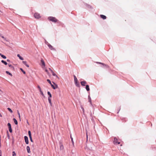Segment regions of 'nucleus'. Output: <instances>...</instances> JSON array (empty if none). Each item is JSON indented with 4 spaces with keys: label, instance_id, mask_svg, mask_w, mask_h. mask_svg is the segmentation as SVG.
Returning a JSON list of instances; mask_svg holds the SVG:
<instances>
[{
    "label": "nucleus",
    "instance_id": "nucleus-8",
    "mask_svg": "<svg viewBox=\"0 0 156 156\" xmlns=\"http://www.w3.org/2000/svg\"><path fill=\"white\" fill-rule=\"evenodd\" d=\"M74 82L76 85L77 87H80V84L78 80L74 81Z\"/></svg>",
    "mask_w": 156,
    "mask_h": 156
},
{
    "label": "nucleus",
    "instance_id": "nucleus-15",
    "mask_svg": "<svg viewBox=\"0 0 156 156\" xmlns=\"http://www.w3.org/2000/svg\"><path fill=\"white\" fill-rule=\"evenodd\" d=\"M17 56L21 60H23V58L21 57L20 55H19V54H18L17 55Z\"/></svg>",
    "mask_w": 156,
    "mask_h": 156
},
{
    "label": "nucleus",
    "instance_id": "nucleus-18",
    "mask_svg": "<svg viewBox=\"0 0 156 156\" xmlns=\"http://www.w3.org/2000/svg\"><path fill=\"white\" fill-rule=\"evenodd\" d=\"M86 89L87 91H88L90 90L89 86L88 85H87L86 86Z\"/></svg>",
    "mask_w": 156,
    "mask_h": 156
},
{
    "label": "nucleus",
    "instance_id": "nucleus-22",
    "mask_svg": "<svg viewBox=\"0 0 156 156\" xmlns=\"http://www.w3.org/2000/svg\"><path fill=\"white\" fill-rule=\"evenodd\" d=\"M88 99L90 103V104H91V101L90 97L89 96H88Z\"/></svg>",
    "mask_w": 156,
    "mask_h": 156
},
{
    "label": "nucleus",
    "instance_id": "nucleus-28",
    "mask_svg": "<svg viewBox=\"0 0 156 156\" xmlns=\"http://www.w3.org/2000/svg\"><path fill=\"white\" fill-rule=\"evenodd\" d=\"M20 69L21 70V71L24 74H25V73H26L25 72V71H24L22 68H20Z\"/></svg>",
    "mask_w": 156,
    "mask_h": 156
},
{
    "label": "nucleus",
    "instance_id": "nucleus-46",
    "mask_svg": "<svg viewBox=\"0 0 156 156\" xmlns=\"http://www.w3.org/2000/svg\"><path fill=\"white\" fill-rule=\"evenodd\" d=\"M120 145V146H122V144H121Z\"/></svg>",
    "mask_w": 156,
    "mask_h": 156
},
{
    "label": "nucleus",
    "instance_id": "nucleus-27",
    "mask_svg": "<svg viewBox=\"0 0 156 156\" xmlns=\"http://www.w3.org/2000/svg\"><path fill=\"white\" fill-rule=\"evenodd\" d=\"M40 93H41V94L44 97H45V96L44 94L43 93L42 91H41V90H40L39 91Z\"/></svg>",
    "mask_w": 156,
    "mask_h": 156
},
{
    "label": "nucleus",
    "instance_id": "nucleus-6",
    "mask_svg": "<svg viewBox=\"0 0 156 156\" xmlns=\"http://www.w3.org/2000/svg\"><path fill=\"white\" fill-rule=\"evenodd\" d=\"M24 140L26 143L27 144H28L29 143V141L28 137L27 136H24Z\"/></svg>",
    "mask_w": 156,
    "mask_h": 156
},
{
    "label": "nucleus",
    "instance_id": "nucleus-9",
    "mask_svg": "<svg viewBox=\"0 0 156 156\" xmlns=\"http://www.w3.org/2000/svg\"><path fill=\"white\" fill-rule=\"evenodd\" d=\"M86 83L87 82L85 81H83L81 82V85L83 86H85Z\"/></svg>",
    "mask_w": 156,
    "mask_h": 156
},
{
    "label": "nucleus",
    "instance_id": "nucleus-45",
    "mask_svg": "<svg viewBox=\"0 0 156 156\" xmlns=\"http://www.w3.org/2000/svg\"><path fill=\"white\" fill-rule=\"evenodd\" d=\"M82 108V109H83V111H84V109H83V108Z\"/></svg>",
    "mask_w": 156,
    "mask_h": 156
},
{
    "label": "nucleus",
    "instance_id": "nucleus-2",
    "mask_svg": "<svg viewBox=\"0 0 156 156\" xmlns=\"http://www.w3.org/2000/svg\"><path fill=\"white\" fill-rule=\"evenodd\" d=\"M113 143L115 145H117L120 144L121 143L119 140L116 137H114V140L113 141Z\"/></svg>",
    "mask_w": 156,
    "mask_h": 156
},
{
    "label": "nucleus",
    "instance_id": "nucleus-19",
    "mask_svg": "<svg viewBox=\"0 0 156 156\" xmlns=\"http://www.w3.org/2000/svg\"><path fill=\"white\" fill-rule=\"evenodd\" d=\"M48 100L49 103L50 104L51 106L52 105V103L51 102V99L50 98H48Z\"/></svg>",
    "mask_w": 156,
    "mask_h": 156
},
{
    "label": "nucleus",
    "instance_id": "nucleus-39",
    "mask_svg": "<svg viewBox=\"0 0 156 156\" xmlns=\"http://www.w3.org/2000/svg\"><path fill=\"white\" fill-rule=\"evenodd\" d=\"M2 38L3 39H4L5 40V38L3 36H2Z\"/></svg>",
    "mask_w": 156,
    "mask_h": 156
},
{
    "label": "nucleus",
    "instance_id": "nucleus-47",
    "mask_svg": "<svg viewBox=\"0 0 156 156\" xmlns=\"http://www.w3.org/2000/svg\"><path fill=\"white\" fill-rule=\"evenodd\" d=\"M0 156H2V155L0 154Z\"/></svg>",
    "mask_w": 156,
    "mask_h": 156
},
{
    "label": "nucleus",
    "instance_id": "nucleus-14",
    "mask_svg": "<svg viewBox=\"0 0 156 156\" xmlns=\"http://www.w3.org/2000/svg\"><path fill=\"white\" fill-rule=\"evenodd\" d=\"M27 150L28 153H30V147L28 146H27Z\"/></svg>",
    "mask_w": 156,
    "mask_h": 156
},
{
    "label": "nucleus",
    "instance_id": "nucleus-10",
    "mask_svg": "<svg viewBox=\"0 0 156 156\" xmlns=\"http://www.w3.org/2000/svg\"><path fill=\"white\" fill-rule=\"evenodd\" d=\"M41 64H42V66H44V67L45 66V63L43 60V59H41Z\"/></svg>",
    "mask_w": 156,
    "mask_h": 156
},
{
    "label": "nucleus",
    "instance_id": "nucleus-17",
    "mask_svg": "<svg viewBox=\"0 0 156 156\" xmlns=\"http://www.w3.org/2000/svg\"><path fill=\"white\" fill-rule=\"evenodd\" d=\"M13 120L14 121V122L15 124L16 125H17L18 122H17V121L16 120V119L15 118H14L13 119Z\"/></svg>",
    "mask_w": 156,
    "mask_h": 156
},
{
    "label": "nucleus",
    "instance_id": "nucleus-24",
    "mask_svg": "<svg viewBox=\"0 0 156 156\" xmlns=\"http://www.w3.org/2000/svg\"><path fill=\"white\" fill-rule=\"evenodd\" d=\"M64 149V146L62 144H61L60 146V149L63 150Z\"/></svg>",
    "mask_w": 156,
    "mask_h": 156
},
{
    "label": "nucleus",
    "instance_id": "nucleus-12",
    "mask_svg": "<svg viewBox=\"0 0 156 156\" xmlns=\"http://www.w3.org/2000/svg\"><path fill=\"white\" fill-rule=\"evenodd\" d=\"M22 62L25 65V66L27 67H29V66L27 64V62L26 61H23Z\"/></svg>",
    "mask_w": 156,
    "mask_h": 156
},
{
    "label": "nucleus",
    "instance_id": "nucleus-37",
    "mask_svg": "<svg viewBox=\"0 0 156 156\" xmlns=\"http://www.w3.org/2000/svg\"><path fill=\"white\" fill-rule=\"evenodd\" d=\"M97 63L100 64H102V63L100 62H97Z\"/></svg>",
    "mask_w": 156,
    "mask_h": 156
},
{
    "label": "nucleus",
    "instance_id": "nucleus-43",
    "mask_svg": "<svg viewBox=\"0 0 156 156\" xmlns=\"http://www.w3.org/2000/svg\"><path fill=\"white\" fill-rule=\"evenodd\" d=\"M7 61L8 62H10V60H9V59H7Z\"/></svg>",
    "mask_w": 156,
    "mask_h": 156
},
{
    "label": "nucleus",
    "instance_id": "nucleus-30",
    "mask_svg": "<svg viewBox=\"0 0 156 156\" xmlns=\"http://www.w3.org/2000/svg\"><path fill=\"white\" fill-rule=\"evenodd\" d=\"M12 156H16V154L15 151H13L12 152Z\"/></svg>",
    "mask_w": 156,
    "mask_h": 156
},
{
    "label": "nucleus",
    "instance_id": "nucleus-7",
    "mask_svg": "<svg viewBox=\"0 0 156 156\" xmlns=\"http://www.w3.org/2000/svg\"><path fill=\"white\" fill-rule=\"evenodd\" d=\"M47 45L49 47V48L51 50H53L54 49V48H53V47L52 46L51 44H49L47 42Z\"/></svg>",
    "mask_w": 156,
    "mask_h": 156
},
{
    "label": "nucleus",
    "instance_id": "nucleus-35",
    "mask_svg": "<svg viewBox=\"0 0 156 156\" xmlns=\"http://www.w3.org/2000/svg\"><path fill=\"white\" fill-rule=\"evenodd\" d=\"M45 71L47 73H48V70L47 69H45Z\"/></svg>",
    "mask_w": 156,
    "mask_h": 156
},
{
    "label": "nucleus",
    "instance_id": "nucleus-26",
    "mask_svg": "<svg viewBox=\"0 0 156 156\" xmlns=\"http://www.w3.org/2000/svg\"><path fill=\"white\" fill-rule=\"evenodd\" d=\"M7 109L11 113H12V110L10 108H7Z\"/></svg>",
    "mask_w": 156,
    "mask_h": 156
},
{
    "label": "nucleus",
    "instance_id": "nucleus-48",
    "mask_svg": "<svg viewBox=\"0 0 156 156\" xmlns=\"http://www.w3.org/2000/svg\"><path fill=\"white\" fill-rule=\"evenodd\" d=\"M28 156H30V155H28Z\"/></svg>",
    "mask_w": 156,
    "mask_h": 156
},
{
    "label": "nucleus",
    "instance_id": "nucleus-42",
    "mask_svg": "<svg viewBox=\"0 0 156 156\" xmlns=\"http://www.w3.org/2000/svg\"><path fill=\"white\" fill-rule=\"evenodd\" d=\"M101 64L103 65V66H106V65L105 64H104V63H102V64Z\"/></svg>",
    "mask_w": 156,
    "mask_h": 156
},
{
    "label": "nucleus",
    "instance_id": "nucleus-36",
    "mask_svg": "<svg viewBox=\"0 0 156 156\" xmlns=\"http://www.w3.org/2000/svg\"><path fill=\"white\" fill-rule=\"evenodd\" d=\"M49 69L51 71V72H52V71H53L51 68H49Z\"/></svg>",
    "mask_w": 156,
    "mask_h": 156
},
{
    "label": "nucleus",
    "instance_id": "nucleus-23",
    "mask_svg": "<svg viewBox=\"0 0 156 156\" xmlns=\"http://www.w3.org/2000/svg\"><path fill=\"white\" fill-rule=\"evenodd\" d=\"M6 73L7 74L9 75H10V76H12V74L11 73H10L9 71H6Z\"/></svg>",
    "mask_w": 156,
    "mask_h": 156
},
{
    "label": "nucleus",
    "instance_id": "nucleus-13",
    "mask_svg": "<svg viewBox=\"0 0 156 156\" xmlns=\"http://www.w3.org/2000/svg\"><path fill=\"white\" fill-rule=\"evenodd\" d=\"M51 73H52L53 76H55L56 78L58 79H59V78L58 77V76L55 73H54L53 71H52Z\"/></svg>",
    "mask_w": 156,
    "mask_h": 156
},
{
    "label": "nucleus",
    "instance_id": "nucleus-20",
    "mask_svg": "<svg viewBox=\"0 0 156 156\" xmlns=\"http://www.w3.org/2000/svg\"><path fill=\"white\" fill-rule=\"evenodd\" d=\"M0 55L3 58L5 59L6 58V57L3 55H2V54L0 53Z\"/></svg>",
    "mask_w": 156,
    "mask_h": 156
},
{
    "label": "nucleus",
    "instance_id": "nucleus-4",
    "mask_svg": "<svg viewBox=\"0 0 156 156\" xmlns=\"http://www.w3.org/2000/svg\"><path fill=\"white\" fill-rule=\"evenodd\" d=\"M7 126L9 128V131L10 133H12V130L11 128V124L10 123H8L7 124Z\"/></svg>",
    "mask_w": 156,
    "mask_h": 156
},
{
    "label": "nucleus",
    "instance_id": "nucleus-11",
    "mask_svg": "<svg viewBox=\"0 0 156 156\" xmlns=\"http://www.w3.org/2000/svg\"><path fill=\"white\" fill-rule=\"evenodd\" d=\"M100 16L101 18L103 19L104 20H105L106 18V17L105 15H101Z\"/></svg>",
    "mask_w": 156,
    "mask_h": 156
},
{
    "label": "nucleus",
    "instance_id": "nucleus-3",
    "mask_svg": "<svg viewBox=\"0 0 156 156\" xmlns=\"http://www.w3.org/2000/svg\"><path fill=\"white\" fill-rule=\"evenodd\" d=\"M34 16L36 19H39L41 17L40 14L38 13H35L34 14Z\"/></svg>",
    "mask_w": 156,
    "mask_h": 156
},
{
    "label": "nucleus",
    "instance_id": "nucleus-5",
    "mask_svg": "<svg viewBox=\"0 0 156 156\" xmlns=\"http://www.w3.org/2000/svg\"><path fill=\"white\" fill-rule=\"evenodd\" d=\"M53 83L54 84V85H53L51 84V87L54 89H55L57 88H58V85L54 83Z\"/></svg>",
    "mask_w": 156,
    "mask_h": 156
},
{
    "label": "nucleus",
    "instance_id": "nucleus-40",
    "mask_svg": "<svg viewBox=\"0 0 156 156\" xmlns=\"http://www.w3.org/2000/svg\"><path fill=\"white\" fill-rule=\"evenodd\" d=\"M9 66L10 67H12V66L11 65H9Z\"/></svg>",
    "mask_w": 156,
    "mask_h": 156
},
{
    "label": "nucleus",
    "instance_id": "nucleus-32",
    "mask_svg": "<svg viewBox=\"0 0 156 156\" xmlns=\"http://www.w3.org/2000/svg\"><path fill=\"white\" fill-rule=\"evenodd\" d=\"M17 113L19 115V118L20 119V113L18 111H17Z\"/></svg>",
    "mask_w": 156,
    "mask_h": 156
},
{
    "label": "nucleus",
    "instance_id": "nucleus-41",
    "mask_svg": "<svg viewBox=\"0 0 156 156\" xmlns=\"http://www.w3.org/2000/svg\"><path fill=\"white\" fill-rule=\"evenodd\" d=\"M0 154L2 155V151L1 150H0Z\"/></svg>",
    "mask_w": 156,
    "mask_h": 156
},
{
    "label": "nucleus",
    "instance_id": "nucleus-1",
    "mask_svg": "<svg viewBox=\"0 0 156 156\" xmlns=\"http://www.w3.org/2000/svg\"><path fill=\"white\" fill-rule=\"evenodd\" d=\"M48 19L50 21H51L55 23H56L58 21V20L56 19L55 17L50 16L48 18Z\"/></svg>",
    "mask_w": 156,
    "mask_h": 156
},
{
    "label": "nucleus",
    "instance_id": "nucleus-33",
    "mask_svg": "<svg viewBox=\"0 0 156 156\" xmlns=\"http://www.w3.org/2000/svg\"><path fill=\"white\" fill-rule=\"evenodd\" d=\"M30 137V138L31 141L32 142H33V140H32V137Z\"/></svg>",
    "mask_w": 156,
    "mask_h": 156
},
{
    "label": "nucleus",
    "instance_id": "nucleus-25",
    "mask_svg": "<svg viewBox=\"0 0 156 156\" xmlns=\"http://www.w3.org/2000/svg\"><path fill=\"white\" fill-rule=\"evenodd\" d=\"M28 134H29V137H32L31 136V132H30V131H28Z\"/></svg>",
    "mask_w": 156,
    "mask_h": 156
},
{
    "label": "nucleus",
    "instance_id": "nucleus-29",
    "mask_svg": "<svg viewBox=\"0 0 156 156\" xmlns=\"http://www.w3.org/2000/svg\"><path fill=\"white\" fill-rule=\"evenodd\" d=\"M47 81L48 82V83H50L51 85L52 84L51 83V82L50 81V80L49 79H47Z\"/></svg>",
    "mask_w": 156,
    "mask_h": 156
},
{
    "label": "nucleus",
    "instance_id": "nucleus-34",
    "mask_svg": "<svg viewBox=\"0 0 156 156\" xmlns=\"http://www.w3.org/2000/svg\"><path fill=\"white\" fill-rule=\"evenodd\" d=\"M37 87L39 89V91L40 90H41V87H40L39 86H38Z\"/></svg>",
    "mask_w": 156,
    "mask_h": 156
},
{
    "label": "nucleus",
    "instance_id": "nucleus-44",
    "mask_svg": "<svg viewBox=\"0 0 156 156\" xmlns=\"http://www.w3.org/2000/svg\"><path fill=\"white\" fill-rule=\"evenodd\" d=\"M0 116L1 117H2V116L0 113Z\"/></svg>",
    "mask_w": 156,
    "mask_h": 156
},
{
    "label": "nucleus",
    "instance_id": "nucleus-31",
    "mask_svg": "<svg viewBox=\"0 0 156 156\" xmlns=\"http://www.w3.org/2000/svg\"><path fill=\"white\" fill-rule=\"evenodd\" d=\"M73 76H74V81L77 80V79L76 77V76L75 75H74Z\"/></svg>",
    "mask_w": 156,
    "mask_h": 156
},
{
    "label": "nucleus",
    "instance_id": "nucleus-38",
    "mask_svg": "<svg viewBox=\"0 0 156 156\" xmlns=\"http://www.w3.org/2000/svg\"><path fill=\"white\" fill-rule=\"evenodd\" d=\"M70 137L71 138V140L73 142V138L71 136Z\"/></svg>",
    "mask_w": 156,
    "mask_h": 156
},
{
    "label": "nucleus",
    "instance_id": "nucleus-16",
    "mask_svg": "<svg viewBox=\"0 0 156 156\" xmlns=\"http://www.w3.org/2000/svg\"><path fill=\"white\" fill-rule=\"evenodd\" d=\"M47 94L49 96V97H48V98H51L52 96L50 92L49 91H48L47 92Z\"/></svg>",
    "mask_w": 156,
    "mask_h": 156
},
{
    "label": "nucleus",
    "instance_id": "nucleus-21",
    "mask_svg": "<svg viewBox=\"0 0 156 156\" xmlns=\"http://www.w3.org/2000/svg\"><path fill=\"white\" fill-rule=\"evenodd\" d=\"M1 62H2L4 63L5 65H7V63L5 61H4L3 60H2L1 61Z\"/></svg>",
    "mask_w": 156,
    "mask_h": 156
}]
</instances>
